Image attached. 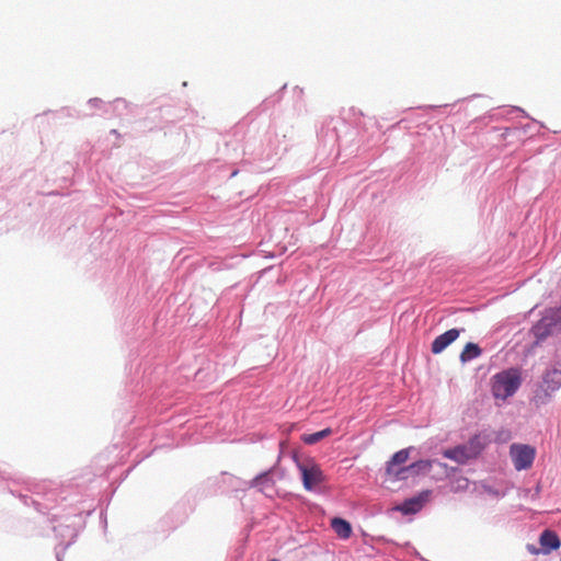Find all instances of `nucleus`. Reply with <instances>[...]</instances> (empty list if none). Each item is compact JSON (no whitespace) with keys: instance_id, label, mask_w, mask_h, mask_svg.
<instances>
[{"instance_id":"obj_1","label":"nucleus","mask_w":561,"mask_h":561,"mask_svg":"<svg viewBox=\"0 0 561 561\" xmlns=\"http://www.w3.org/2000/svg\"><path fill=\"white\" fill-rule=\"evenodd\" d=\"M522 383L520 374L511 368L496 374L492 381V393L495 398L505 400L513 396Z\"/></svg>"},{"instance_id":"obj_2","label":"nucleus","mask_w":561,"mask_h":561,"mask_svg":"<svg viewBox=\"0 0 561 561\" xmlns=\"http://www.w3.org/2000/svg\"><path fill=\"white\" fill-rule=\"evenodd\" d=\"M510 455L516 470H525L531 467L536 449L525 444H513L510 447Z\"/></svg>"},{"instance_id":"obj_3","label":"nucleus","mask_w":561,"mask_h":561,"mask_svg":"<svg viewBox=\"0 0 561 561\" xmlns=\"http://www.w3.org/2000/svg\"><path fill=\"white\" fill-rule=\"evenodd\" d=\"M481 448L474 439L468 444L459 445L454 448L445 449L443 456L458 463H466L468 460L476 458L480 454Z\"/></svg>"},{"instance_id":"obj_4","label":"nucleus","mask_w":561,"mask_h":561,"mask_svg":"<svg viewBox=\"0 0 561 561\" xmlns=\"http://www.w3.org/2000/svg\"><path fill=\"white\" fill-rule=\"evenodd\" d=\"M302 483L306 490L312 491L323 479V472L317 465H299Z\"/></svg>"},{"instance_id":"obj_5","label":"nucleus","mask_w":561,"mask_h":561,"mask_svg":"<svg viewBox=\"0 0 561 561\" xmlns=\"http://www.w3.org/2000/svg\"><path fill=\"white\" fill-rule=\"evenodd\" d=\"M412 447L401 449L397 451L391 459L387 462L386 473L389 477H393L396 479H405L408 478V474L400 473L401 468H398L399 465H403L408 461L410 450Z\"/></svg>"},{"instance_id":"obj_6","label":"nucleus","mask_w":561,"mask_h":561,"mask_svg":"<svg viewBox=\"0 0 561 561\" xmlns=\"http://www.w3.org/2000/svg\"><path fill=\"white\" fill-rule=\"evenodd\" d=\"M460 334V330L458 329H450L443 334L438 335L432 343V353L433 354H439L442 353L447 346H449L453 342H455Z\"/></svg>"},{"instance_id":"obj_7","label":"nucleus","mask_w":561,"mask_h":561,"mask_svg":"<svg viewBox=\"0 0 561 561\" xmlns=\"http://www.w3.org/2000/svg\"><path fill=\"white\" fill-rule=\"evenodd\" d=\"M430 492L424 491L419 495L413 496L411 499L405 500L400 506L397 508L401 511L403 514H414L421 511L425 502L428 500Z\"/></svg>"},{"instance_id":"obj_8","label":"nucleus","mask_w":561,"mask_h":561,"mask_svg":"<svg viewBox=\"0 0 561 561\" xmlns=\"http://www.w3.org/2000/svg\"><path fill=\"white\" fill-rule=\"evenodd\" d=\"M539 542L543 553H550L552 550H557L561 542L558 535L552 530H545L541 533Z\"/></svg>"},{"instance_id":"obj_9","label":"nucleus","mask_w":561,"mask_h":561,"mask_svg":"<svg viewBox=\"0 0 561 561\" xmlns=\"http://www.w3.org/2000/svg\"><path fill=\"white\" fill-rule=\"evenodd\" d=\"M542 385L546 392L559 389L561 387V369H548L543 375Z\"/></svg>"},{"instance_id":"obj_10","label":"nucleus","mask_w":561,"mask_h":561,"mask_svg":"<svg viewBox=\"0 0 561 561\" xmlns=\"http://www.w3.org/2000/svg\"><path fill=\"white\" fill-rule=\"evenodd\" d=\"M433 460H419L409 466L402 467L400 473H405L408 477L417 476L420 473L428 472L432 469Z\"/></svg>"},{"instance_id":"obj_11","label":"nucleus","mask_w":561,"mask_h":561,"mask_svg":"<svg viewBox=\"0 0 561 561\" xmlns=\"http://www.w3.org/2000/svg\"><path fill=\"white\" fill-rule=\"evenodd\" d=\"M331 527L335 531V534L342 539H348L352 535L351 524L340 517H334L331 520Z\"/></svg>"},{"instance_id":"obj_12","label":"nucleus","mask_w":561,"mask_h":561,"mask_svg":"<svg viewBox=\"0 0 561 561\" xmlns=\"http://www.w3.org/2000/svg\"><path fill=\"white\" fill-rule=\"evenodd\" d=\"M482 351L476 343H467L460 353V360L462 363L470 362L481 355Z\"/></svg>"},{"instance_id":"obj_13","label":"nucleus","mask_w":561,"mask_h":561,"mask_svg":"<svg viewBox=\"0 0 561 561\" xmlns=\"http://www.w3.org/2000/svg\"><path fill=\"white\" fill-rule=\"evenodd\" d=\"M331 434H332L331 428H324L322 431H319V432H316L312 434H304L301 439L305 444L313 445V444L320 442L321 439L330 436Z\"/></svg>"},{"instance_id":"obj_14","label":"nucleus","mask_w":561,"mask_h":561,"mask_svg":"<svg viewBox=\"0 0 561 561\" xmlns=\"http://www.w3.org/2000/svg\"><path fill=\"white\" fill-rule=\"evenodd\" d=\"M535 400H536L537 403H539V402L542 403L543 402V400L539 396H535Z\"/></svg>"},{"instance_id":"obj_15","label":"nucleus","mask_w":561,"mask_h":561,"mask_svg":"<svg viewBox=\"0 0 561 561\" xmlns=\"http://www.w3.org/2000/svg\"><path fill=\"white\" fill-rule=\"evenodd\" d=\"M271 561H278V560H277V559H273V560H271Z\"/></svg>"}]
</instances>
